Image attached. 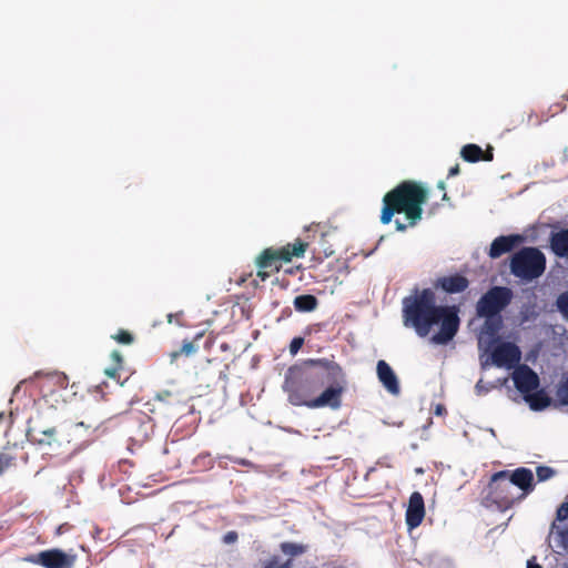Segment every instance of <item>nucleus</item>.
Here are the masks:
<instances>
[{
    "mask_svg": "<svg viewBox=\"0 0 568 568\" xmlns=\"http://www.w3.org/2000/svg\"><path fill=\"white\" fill-rule=\"evenodd\" d=\"M395 223H396V230H397V231L403 232V231H405V230H406V227H407V225L403 224L399 220H396V221H395Z\"/></svg>",
    "mask_w": 568,
    "mask_h": 568,
    "instance_id": "58836bf2",
    "label": "nucleus"
},
{
    "mask_svg": "<svg viewBox=\"0 0 568 568\" xmlns=\"http://www.w3.org/2000/svg\"><path fill=\"white\" fill-rule=\"evenodd\" d=\"M3 417V414H0V419Z\"/></svg>",
    "mask_w": 568,
    "mask_h": 568,
    "instance_id": "3c124183",
    "label": "nucleus"
},
{
    "mask_svg": "<svg viewBox=\"0 0 568 568\" xmlns=\"http://www.w3.org/2000/svg\"><path fill=\"white\" fill-rule=\"evenodd\" d=\"M514 297L513 291L507 286H493L477 302V315H500Z\"/></svg>",
    "mask_w": 568,
    "mask_h": 568,
    "instance_id": "0eeeda50",
    "label": "nucleus"
},
{
    "mask_svg": "<svg viewBox=\"0 0 568 568\" xmlns=\"http://www.w3.org/2000/svg\"><path fill=\"white\" fill-rule=\"evenodd\" d=\"M509 268L515 277L523 282H531L544 274L546 256L537 247H523L513 254Z\"/></svg>",
    "mask_w": 568,
    "mask_h": 568,
    "instance_id": "39448f33",
    "label": "nucleus"
},
{
    "mask_svg": "<svg viewBox=\"0 0 568 568\" xmlns=\"http://www.w3.org/2000/svg\"><path fill=\"white\" fill-rule=\"evenodd\" d=\"M538 481H546L555 475V469L548 466H538L536 469Z\"/></svg>",
    "mask_w": 568,
    "mask_h": 568,
    "instance_id": "a878e982",
    "label": "nucleus"
},
{
    "mask_svg": "<svg viewBox=\"0 0 568 568\" xmlns=\"http://www.w3.org/2000/svg\"><path fill=\"white\" fill-rule=\"evenodd\" d=\"M561 393L566 392L568 394V381L566 382L565 386L560 390Z\"/></svg>",
    "mask_w": 568,
    "mask_h": 568,
    "instance_id": "a18cd8bd",
    "label": "nucleus"
},
{
    "mask_svg": "<svg viewBox=\"0 0 568 568\" xmlns=\"http://www.w3.org/2000/svg\"><path fill=\"white\" fill-rule=\"evenodd\" d=\"M75 426L81 427V426H83V423H78Z\"/></svg>",
    "mask_w": 568,
    "mask_h": 568,
    "instance_id": "8fccbe9b",
    "label": "nucleus"
},
{
    "mask_svg": "<svg viewBox=\"0 0 568 568\" xmlns=\"http://www.w3.org/2000/svg\"><path fill=\"white\" fill-rule=\"evenodd\" d=\"M9 464H10V458H8L6 456L0 457V474L3 473V470L9 466Z\"/></svg>",
    "mask_w": 568,
    "mask_h": 568,
    "instance_id": "c9c22d12",
    "label": "nucleus"
},
{
    "mask_svg": "<svg viewBox=\"0 0 568 568\" xmlns=\"http://www.w3.org/2000/svg\"><path fill=\"white\" fill-rule=\"evenodd\" d=\"M527 568H541L539 564L536 562V558L532 557L527 561Z\"/></svg>",
    "mask_w": 568,
    "mask_h": 568,
    "instance_id": "e433bc0d",
    "label": "nucleus"
},
{
    "mask_svg": "<svg viewBox=\"0 0 568 568\" xmlns=\"http://www.w3.org/2000/svg\"><path fill=\"white\" fill-rule=\"evenodd\" d=\"M427 201V192L420 186L404 182L384 196L381 222L388 224L395 212L405 213L409 226H414L422 219V205Z\"/></svg>",
    "mask_w": 568,
    "mask_h": 568,
    "instance_id": "7ed1b4c3",
    "label": "nucleus"
},
{
    "mask_svg": "<svg viewBox=\"0 0 568 568\" xmlns=\"http://www.w3.org/2000/svg\"><path fill=\"white\" fill-rule=\"evenodd\" d=\"M462 158L470 163L478 162L480 160L484 161H493V150L489 148L486 153L481 150V148L477 144H466L462 149Z\"/></svg>",
    "mask_w": 568,
    "mask_h": 568,
    "instance_id": "f3484780",
    "label": "nucleus"
},
{
    "mask_svg": "<svg viewBox=\"0 0 568 568\" xmlns=\"http://www.w3.org/2000/svg\"><path fill=\"white\" fill-rule=\"evenodd\" d=\"M292 561L286 560L285 562H280L277 557L271 558L265 565L264 568H291Z\"/></svg>",
    "mask_w": 568,
    "mask_h": 568,
    "instance_id": "cd10ccee",
    "label": "nucleus"
},
{
    "mask_svg": "<svg viewBox=\"0 0 568 568\" xmlns=\"http://www.w3.org/2000/svg\"><path fill=\"white\" fill-rule=\"evenodd\" d=\"M493 387L494 385L491 383H484L483 379H479L475 385V392L478 396H483L488 394Z\"/></svg>",
    "mask_w": 568,
    "mask_h": 568,
    "instance_id": "bb28decb",
    "label": "nucleus"
},
{
    "mask_svg": "<svg viewBox=\"0 0 568 568\" xmlns=\"http://www.w3.org/2000/svg\"><path fill=\"white\" fill-rule=\"evenodd\" d=\"M306 246H307V243H304L302 241H296L293 245H292V250H286L282 253L281 255V258L284 260V261H291V258L293 256L295 257H302L305 253V250H306Z\"/></svg>",
    "mask_w": 568,
    "mask_h": 568,
    "instance_id": "4be33fe9",
    "label": "nucleus"
},
{
    "mask_svg": "<svg viewBox=\"0 0 568 568\" xmlns=\"http://www.w3.org/2000/svg\"><path fill=\"white\" fill-rule=\"evenodd\" d=\"M425 516V504L424 498L420 493L414 491L408 500V506L406 509V525L409 530L417 528Z\"/></svg>",
    "mask_w": 568,
    "mask_h": 568,
    "instance_id": "9b49d317",
    "label": "nucleus"
},
{
    "mask_svg": "<svg viewBox=\"0 0 568 568\" xmlns=\"http://www.w3.org/2000/svg\"><path fill=\"white\" fill-rule=\"evenodd\" d=\"M277 258L276 254L271 250H265L260 256L258 264L261 267H272Z\"/></svg>",
    "mask_w": 568,
    "mask_h": 568,
    "instance_id": "b1692460",
    "label": "nucleus"
},
{
    "mask_svg": "<svg viewBox=\"0 0 568 568\" xmlns=\"http://www.w3.org/2000/svg\"><path fill=\"white\" fill-rule=\"evenodd\" d=\"M508 479L511 481L514 488L517 487L524 493L532 490L534 475L528 468H517L510 476L508 475Z\"/></svg>",
    "mask_w": 568,
    "mask_h": 568,
    "instance_id": "2eb2a0df",
    "label": "nucleus"
},
{
    "mask_svg": "<svg viewBox=\"0 0 568 568\" xmlns=\"http://www.w3.org/2000/svg\"><path fill=\"white\" fill-rule=\"evenodd\" d=\"M116 339L120 342V343H125V344H129L132 342V337L129 333L126 332H121L118 336H116Z\"/></svg>",
    "mask_w": 568,
    "mask_h": 568,
    "instance_id": "72a5a7b5",
    "label": "nucleus"
},
{
    "mask_svg": "<svg viewBox=\"0 0 568 568\" xmlns=\"http://www.w3.org/2000/svg\"><path fill=\"white\" fill-rule=\"evenodd\" d=\"M65 382H67V376L65 375H59L58 376V383L60 385H64Z\"/></svg>",
    "mask_w": 568,
    "mask_h": 568,
    "instance_id": "79ce46f5",
    "label": "nucleus"
},
{
    "mask_svg": "<svg viewBox=\"0 0 568 568\" xmlns=\"http://www.w3.org/2000/svg\"><path fill=\"white\" fill-rule=\"evenodd\" d=\"M376 374L377 378L383 385V387L394 396L399 395L400 386L398 377L396 376L393 368L383 359L377 362L376 365Z\"/></svg>",
    "mask_w": 568,
    "mask_h": 568,
    "instance_id": "ddd939ff",
    "label": "nucleus"
},
{
    "mask_svg": "<svg viewBox=\"0 0 568 568\" xmlns=\"http://www.w3.org/2000/svg\"><path fill=\"white\" fill-rule=\"evenodd\" d=\"M172 320H173V314H169V315H168V321H169V323H172Z\"/></svg>",
    "mask_w": 568,
    "mask_h": 568,
    "instance_id": "49530a36",
    "label": "nucleus"
},
{
    "mask_svg": "<svg viewBox=\"0 0 568 568\" xmlns=\"http://www.w3.org/2000/svg\"><path fill=\"white\" fill-rule=\"evenodd\" d=\"M491 351V364L497 367L513 368L521 358L520 348L510 342H501L494 345Z\"/></svg>",
    "mask_w": 568,
    "mask_h": 568,
    "instance_id": "1a4fd4ad",
    "label": "nucleus"
},
{
    "mask_svg": "<svg viewBox=\"0 0 568 568\" xmlns=\"http://www.w3.org/2000/svg\"><path fill=\"white\" fill-rule=\"evenodd\" d=\"M182 352L186 355H191L195 352V346L192 342H184L182 345Z\"/></svg>",
    "mask_w": 568,
    "mask_h": 568,
    "instance_id": "2f4dec72",
    "label": "nucleus"
},
{
    "mask_svg": "<svg viewBox=\"0 0 568 568\" xmlns=\"http://www.w3.org/2000/svg\"><path fill=\"white\" fill-rule=\"evenodd\" d=\"M322 366L321 382L325 389L310 403V408L329 407L338 409L342 406V396L347 387V377L342 366L333 359L326 358L320 363Z\"/></svg>",
    "mask_w": 568,
    "mask_h": 568,
    "instance_id": "20e7f679",
    "label": "nucleus"
},
{
    "mask_svg": "<svg viewBox=\"0 0 568 568\" xmlns=\"http://www.w3.org/2000/svg\"><path fill=\"white\" fill-rule=\"evenodd\" d=\"M551 536L558 552L568 550V528L560 527L555 521L551 527Z\"/></svg>",
    "mask_w": 568,
    "mask_h": 568,
    "instance_id": "412c9836",
    "label": "nucleus"
},
{
    "mask_svg": "<svg viewBox=\"0 0 568 568\" xmlns=\"http://www.w3.org/2000/svg\"><path fill=\"white\" fill-rule=\"evenodd\" d=\"M513 381L523 394H528L539 386L538 375L527 365H520L514 371Z\"/></svg>",
    "mask_w": 568,
    "mask_h": 568,
    "instance_id": "9d476101",
    "label": "nucleus"
},
{
    "mask_svg": "<svg viewBox=\"0 0 568 568\" xmlns=\"http://www.w3.org/2000/svg\"><path fill=\"white\" fill-rule=\"evenodd\" d=\"M304 339L302 337H294L290 344L291 354L295 355L303 346Z\"/></svg>",
    "mask_w": 568,
    "mask_h": 568,
    "instance_id": "c756f323",
    "label": "nucleus"
},
{
    "mask_svg": "<svg viewBox=\"0 0 568 568\" xmlns=\"http://www.w3.org/2000/svg\"><path fill=\"white\" fill-rule=\"evenodd\" d=\"M280 548L284 555L295 557L306 551V546L297 542L285 541L280 545Z\"/></svg>",
    "mask_w": 568,
    "mask_h": 568,
    "instance_id": "5701e85b",
    "label": "nucleus"
},
{
    "mask_svg": "<svg viewBox=\"0 0 568 568\" xmlns=\"http://www.w3.org/2000/svg\"><path fill=\"white\" fill-rule=\"evenodd\" d=\"M105 373H106V375L113 377L115 375V373H116V369L115 368H109V369L105 371Z\"/></svg>",
    "mask_w": 568,
    "mask_h": 568,
    "instance_id": "37998d69",
    "label": "nucleus"
},
{
    "mask_svg": "<svg viewBox=\"0 0 568 568\" xmlns=\"http://www.w3.org/2000/svg\"><path fill=\"white\" fill-rule=\"evenodd\" d=\"M459 173V166L458 165H455L453 168H450L449 172H448V176H455Z\"/></svg>",
    "mask_w": 568,
    "mask_h": 568,
    "instance_id": "4c0bfd02",
    "label": "nucleus"
},
{
    "mask_svg": "<svg viewBox=\"0 0 568 568\" xmlns=\"http://www.w3.org/2000/svg\"><path fill=\"white\" fill-rule=\"evenodd\" d=\"M568 518V500L562 503L556 513V521H565Z\"/></svg>",
    "mask_w": 568,
    "mask_h": 568,
    "instance_id": "c85d7f7f",
    "label": "nucleus"
},
{
    "mask_svg": "<svg viewBox=\"0 0 568 568\" xmlns=\"http://www.w3.org/2000/svg\"><path fill=\"white\" fill-rule=\"evenodd\" d=\"M41 435L50 439L51 442L54 440L55 435V428H48L41 432Z\"/></svg>",
    "mask_w": 568,
    "mask_h": 568,
    "instance_id": "f704fd0d",
    "label": "nucleus"
},
{
    "mask_svg": "<svg viewBox=\"0 0 568 568\" xmlns=\"http://www.w3.org/2000/svg\"><path fill=\"white\" fill-rule=\"evenodd\" d=\"M487 498L500 510L510 508L514 503L520 498L517 496L516 488L513 487L511 481L508 479V473L506 470L498 471L493 475L491 480L488 485Z\"/></svg>",
    "mask_w": 568,
    "mask_h": 568,
    "instance_id": "423d86ee",
    "label": "nucleus"
},
{
    "mask_svg": "<svg viewBox=\"0 0 568 568\" xmlns=\"http://www.w3.org/2000/svg\"><path fill=\"white\" fill-rule=\"evenodd\" d=\"M525 399L535 412L544 410L550 405V398L541 390L526 394Z\"/></svg>",
    "mask_w": 568,
    "mask_h": 568,
    "instance_id": "aec40b11",
    "label": "nucleus"
},
{
    "mask_svg": "<svg viewBox=\"0 0 568 568\" xmlns=\"http://www.w3.org/2000/svg\"><path fill=\"white\" fill-rule=\"evenodd\" d=\"M403 322L406 327H413L420 337H426L434 325L440 324L439 331L432 336L437 345L448 344L457 334L459 317L453 306L436 304V295L430 288L415 290L403 300Z\"/></svg>",
    "mask_w": 568,
    "mask_h": 568,
    "instance_id": "f257e3e1",
    "label": "nucleus"
},
{
    "mask_svg": "<svg viewBox=\"0 0 568 568\" xmlns=\"http://www.w3.org/2000/svg\"><path fill=\"white\" fill-rule=\"evenodd\" d=\"M557 310L568 320V291L561 293L556 301Z\"/></svg>",
    "mask_w": 568,
    "mask_h": 568,
    "instance_id": "393cba45",
    "label": "nucleus"
},
{
    "mask_svg": "<svg viewBox=\"0 0 568 568\" xmlns=\"http://www.w3.org/2000/svg\"><path fill=\"white\" fill-rule=\"evenodd\" d=\"M30 437H31V440L38 445H48L50 446L52 444V442L50 439H48L47 437L42 436L40 438H37L36 436L31 435L30 434Z\"/></svg>",
    "mask_w": 568,
    "mask_h": 568,
    "instance_id": "473e14b6",
    "label": "nucleus"
},
{
    "mask_svg": "<svg viewBox=\"0 0 568 568\" xmlns=\"http://www.w3.org/2000/svg\"><path fill=\"white\" fill-rule=\"evenodd\" d=\"M521 241L523 237L518 234L498 236L490 244L488 255L490 258H498L503 254L510 252Z\"/></svg>",
    "mask_w": 568,
    "mask_h": 568,
    "instance_id": "4468645a",
    "label": "nucleus"
},
{
    "mask_svg": "<svg viewBox=\"0 0 568 568\" xmlns=\"http://www.w3.org/2000/svg\"><path fill=\"white\" fill-rule=\"evenodd\" d=\"M36 562L45 568H70L73 565V557L60 549H51L40 552Z\"/></svg>",
    "mask_w": 568,
    "mask_h": 568,
    "instance_id": "f8f14e48",
    "label": "nucleus"
},
{
    "mask_svg": "<svg viewBox=\"0 0 568 568\" xmlns=\"http://www.w3.org/2000/svg\"><path fill=\"white\" fill-rule=\"evenodd\" d=\"M326 358L307 359L300 367H291L285 374L283 389L287 393L288 402L294 406H306L313 399L312 395L323 388L321 382L322 365Z\"/></svg>",
    "mask_w": 568,
    "mask_h": 568,
    "instance_id": "f03ea898",
    "label": "nucleus"
},
{
    "mask_svg": "<svg viewBox=\"0 0 568 568\" xmlns=\"http://www.w3.org/2000/svg\"><path fill=\"white\" fill-rule=\"evenodd\" d=\"M237 540V532L236 531H227L224 536H223V541L227 545L230 544H234L235 541Z\"/></svg>",
    "mask_w": 568,
    "mask_h": 568,
    "instance_id": "7c9ffc66",
    "label": "nucleus"
},
{
    "mask_svg": "<svg viewBox=\"0 0 568 568\" xmlns=\"http://www.w3.org/2000/svg\"><path fill=\"white\" fill-rule=\"evenodd\" d=\"M112 358H113V361H114V362H116L118 364H120V363H121V361H122V357H121L120 353H118V352H113V353H112Z\"/></svg>",
    "mask_w": 568,
    "mask_h": 568,
    "instance_id": "ea45409f",
    "label": "nucleus"
},
{
    "mask_svg": "<svg viewBox=\"0 0 568 568\" xmlns=\"http://www.w3.org/2000/svg\"><path fill=\"white\" fill-rule=\"evenodd\" d=\"M485 322L478 334V346L484 352H489L498 341V333L503 327L501 315H478Z\"/></svg>",
    "mask_w": 568,
    "mask_h": 568,
    "instance_id": "6e6552de",
    "label": "nucleus"
},
{
    "mask_svg": "<svg viewBox=\"0 0 568 568\" xmlns=\"http://www.w3.org/2000/svg\"><path fill=\"white\" fill-rule=\"evenodd\" d=\"M438 187H439V189H442V190H444V189H445L444 182H439V183H438Z\"/></svg>",
    "mask_w": 568,
    "mask_h": 568,
    "instance_id": "de8ad7c7",
    "label": "nucleus"
},
{
    "mask_svg": "<svg viewBox=\"0 0 568 568\" xmlns=\"http://www.w3.org/2000/svg\"><path fill=\"white\" fill-rule=\"evenodd\" d=\"M444 413H445V407H444V406H442V405H437L436 410H435V414H436V415H442V414H444Z\"/></svg>",
    "mask_w": 568,
    "mask_h": 568,
    "instance_id": "a19ab883",
    "label": "nucleus"
},
{
    "mask_svg": "<svg viewBox=\"0 0 568 568\" xmlns=\"http://www.w3.org/2000/svg\"><path fill=\"white\" fill-rule=\"evenodd\" d=\"M468 285V280L463 275L445 276L437 281V286L449 294L464 292Z\"/></svg>",
    "mask_w": 568,
    "mask_h": 568,
    "instance_id": "dca6fc26",
    "label": "nucleus"
},
{
    "mask_svg": "<svg viewBox=\"0 0 568 568\" xmlns=\"http://www.w3.org/2000/svg\"><path fill=\"white\" fill-rule=\"evenodd\" d=\"M239 463H240L241 465H247V464H248V462H246V460H244V459L239 460Z\"/></svg>",
    "mask_w": 568,
    "mask_h": 568,
    "instance_id": "09e8293b",
    "label": "nucleus"
},
{
    "mask_svg": "<svg viewBox=\"0 0 568 568\" xmlns=\"http://www.w3.org/2000/svg\"><path fill=\"white\" fill-rule=\"evenodd\" d=\"M550 247L558 257H568V229L551 233Z\"/></svg>",
    "mask_w": 568,
    "mask_h": 568,
    "instance_id": "a211bd4d",
    "label": "nucleus"
},
{
    "mask_svg": "<svg viewBox=\"0 0 568 568\" xmlns=\"http://www.w3.org/2000/svg\"><path fill=\"white\" fill-rule=\"evenodd\" d=\"M293 305L297 312H301V313L313 312L316 310V307L318 305V301L314 295L303 294V295H297L294 298Z\"/></svg>",
    "mask_w": 568,
    "mask_h": 568,
    "instance_id": "6ab92c4d",
    "label": "nucleus"
},
{
    "mask_svg": "<svg viewBox=\"0 0 568 568\" xmlns=\"http://www.w3.org/2000/svg\"><path fill=\"white\" fill-rule=\"evenodd\" d=\"M489 365L488 359L481 362V368L485 369Z\"/></svg>",
    "mask_w": 568,
    "mask_h": 568,
    "instance_id": "c03bdc74",
    "label": "nucleus"
}]
</instances>
